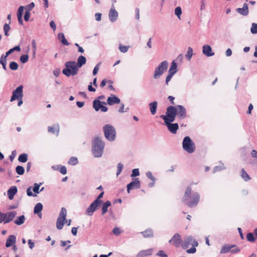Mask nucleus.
<instances>
[{"label": "nucleus", "instance_id": "1", "mask_svg": "<svg viewBox=\"0 0 257 257\" xmlns=\"http://www.w3.org/2000/svg\"><path fill=\"white\" fill-rule=\"evenodd\" d=\"M200 200V195L197 192L192 191L191 187L188 186L186 189L182 202L190 208L196 206Z\"/></svg>", "mask_w": 257, "mask_h": 257}, {"label": "nucleus", "instance_id": "2", "mask_svg": "<svg viewBox=\"0 0 257 257\" xmlns=\"http://www.w3.org/2000/svg\"><path fill=\"white\" fill-rule=\"evenodd\" d=\"M105 143L99 136L95 137L92 142V153L95 158H100L102 156Z\"/></svg>", "mask_w": 257, "mask_h": 257}, {"label": "nucleus", "instance_id": "3", "mask_svg": "<svg viewBox=\"0 0 257 257\" xmlns=\"http://www.w3.org/2000/svg\"><path fill=\"white\" fill-rule=\"evenodd\" d=\"M65 68L62 70V73L67 77L75 76L78 72V67L74 61H69L65 63Z\"/></svg>", "mask_w": 257, "mask_h": 257}, {"label": "nucleus", "instance_id": "4", "mask_svg": "<svg viewBox=\"0 0 257 257\" xmlns=\"http://www.w3.org/2000/svg\"><path fill=\"white\" fill-rule=\"evenodd\" d=\"M105 138L110 142H113L116 138V130L113 126L110 124H105L102 128Z\"/></svg>", "mask_w": 257, "mask_h": 257}, {"label": "nucleus", "instance_id": "5", "mask_svg": "<svg viewBox=\"0 0 257 257\" xmlns=\"http://www.w3.org/2000/svg\"><path fill=\"white\" fill-rule=\"evenodd\" d=\"M168 67V62L167 61H164L155 68L153 77L155 79L160 78L162 74L167 71Z\"/></svg>", "mask_w": 257, "mask_h": 257}, {"label": "nucleus", "instance_id": "6", "mask_svg": "<svg viewBox=\"0 0 257 257\" xmlns=\"http://www.w3.org/2000/svg\"><path fill=\"white\" fill-rule=\"evenodd\" d=\"M182 146L183 149L188 153H192L195 150V144L189 137L184 138Z\"/></svg>", "mask_w": 257, "mask_h": 257}, {"label": "nucleus", "instance_id": "7", "mask_svg": "<svg viewBox=\"0 0 257 257\" xmlns=\"http://www.w3.org/2000/svg\"><path fill=\"white\" fill-rule=\"evenodd\" d=\"M23 86L20 85L13 91L12 96L10 99V101L13 102L17 99L23 98Z\"/></svg>", "mask_w": 257, "mask_h": 257}, {"label": "nucleus", "instance_id": "8", "mask_svg": "<svg viewBox=\"0 0 257 257\" xmlns=\"http://www.w3.org/2000/svg\"><path fill=\"white\" fill-rule=\"evenodd\" d=\"M177 117L180 119H183L186 117L187 111L185 107L181 105H177L176 106Z\"/></svg>", "mask_w": 257, "mask_h": 257}, {"label": "nucleus", "instance_id": "9", "mask_svg": "<svg viewBox=\"0 0 257 257\" xmlns=\"http://www.w3.org/2000/svg\"><path fill=\"white\" fill-rule=\"evenodd\" d=\"M101 204V203L98 202L94 200L89 205V206L87 208L86 210V213L89 216H91L93 215L94 212H95L98 207Z\"/></svg>", "mask_w": 257, "mask_h": 257}, {"label": "nucleus", "instance_id": "10", "mask_svg": "<svg viewBox=\"0 0 257 257\" xmlns=\"http://www.w3.org/2000/svg\"><path fill=\"white\" fill-rule=\"evenodd\" d=\"M169 242L172 243L176 247H180L182 242L181 235L178 233H175L169 241Z\"/></svg>", "mask_w": 257, "mask_h": 257}, {"label": "nucleus", "instance_id": "11", "mask_svg": "<svg viewBox=\"0 0 257 257\" xmlns=\"http://www.w3.org/2000/svg\"><path fill=\"white\" fill-rule=\"evenodd\" d=\"M141 187V182L138 178H136L127 185V191L130 193V190Z\"/></svg>", "mask_w": 257, "mask_h": 257}, {"label": "nucleus", "instance_id": "12", "mask_svg": "<svg viewBox=\"0 0 257 257\" xmlns=\"http://www.w3.org/2000/svg\"><path fill=\"white\" fill-rule=\"evenodd\" d=\"M120 102V100L118 97L114 94H111L110 96L107 98V102H105V103L109 105H113L115 104H118Z\"/></svg>", "mask_w": 257, "mask_h": 257}, {"label": "nucleus", "instance_id": "13", "mask_svg": "<svg viewBox=\"0 0 257 257\" xmlns=\"http://www.w3.org/2000/svg\"><path fill=\"white\" fill-rule=\"evenodd\" d=\"M236 12L243 16H247L249 13L248 5L246 3H244L243 5L242 8H237L236 9Z\"/></svg>", "mask_w": 257, "mask_h": 257}, {"label": "nucleus", "instance_id": "14", "mask_svg": "<svg viewBox=\"0 0 257 257\" xmlns=\"http://www.w3.org/2000/svg\"><path fill=\"white\" fill-rule=\"evenodd\" d=\"M202 52L204 55L207 57H211L214 55L212 52L211 47L208 45H204L202 47Z\"/></svg>", "mask_w": 257, "mask_h": 257}, {"label": "nucleus", "instance_id": "15", "mask_svg": "<svg viewBox=\"0 0 257 257\" xmlns=\"http://www.w3.org/2000/svg\"><path fill=\"white\" fill-rule=\"evenodd\" d=\"M16 214L17 212L16 211H12L5 213L6 218L5 224L9 223L12 221L15 217Z\"/></svg>", "mask_w": 257, "mask_h": 257}, {"label": "nucleus", "instance_id": "16", "mask_svg": "<svg viewBox=\"0 0 257 257\" xmlns=\"http://www.w3.org/2000/svg\"><path fill=\"white\" fill-rule=\"evenodd\" d=\"M168 130L173 134H176L179 128V125L177 123H172L165 124Z\"/></svg>", "mask_w": 257, "mask_h": 257}, {"label": "nucleus", "instance_id": "17", "mask_svg": "<svg viewBox=\"0 0 257 257\" xmlns=\"http://www.w3.org/2000/svg\"><path fill=\"white\" fill-rule=\"evenodd\" d=\"M166 116L177 115L176 108L174 106H169L167 108Z\"/></svg>", "mask_w": 257, "mask_h": 257}, {"label": "nucleus", "instance_id": "18", "mask_svg": "<svg viewBox=\"0 0 257 257\" xmlns=\"http://www.w3.org/2000/svg\"><path fill=\"white\" fill-rule=\"evenodd\" d=\"M18 189L16 186H13L8 190V195L9 198L12 200L14 198L15 195L17 193Z\"/></svg>", "mask_w": 257, "mask_h": 257}, {"label": "nucleus", "instance_id": "19", "mask_svg": "<svg viewBox=\"0 0 257 257\" xmlns=\"http://www.w3.org/2000/svg\"><path fill=\"white\" fill-rule=\"evenodd\" d=\"M16 242V237L14 235H11L9 236L8 239H7L6 243V246L7 247H9L14 244H15Z\"/></svg>", "mask_w": 257, "mask_h": 257}, {"label": "nucleus", "instance_id": "20", "mask_svg": "<svg viewBox=\"0 0 257 257\" xmlns=\"http://www.w3.org/2000/svg\"><path fill=\"white\" fill-rule=\"evenodd\" d=\"M118 17V13L117 11L114 9L111 8L109 13V18L111 22H115Z\"/></svg>", "mask_w": 257, "mask_h": 257}, {"label": "nucleus", "instance_id": "21", "mask_svg": "<svg viewBox=\"0 0 257 257\" xmlns=\"http://www.w3.org/2000/svg\"><path fill=\"white\" fill-rule=\"evenodd\" d=\"M102 104L106 105V103L104 101H101L98 99H94L93 101V107L96 111L100 110Z\"/></svg>", "mask_w": 257, "mask_h": 257}, {"label": "nucleus", "instance_id": "22", "mask_svg": "<svg viewBox=\"0 0 257 257\" xmlns=\"http://www.w3.org/2000/svg\"><path fill=\"white\" fill-rule=\"evenodd\" d=\"M153 252V249L149 248L146 250H142L140 251L137 254V257H145L148 255H151Z\"/></svg>", "mask_w": 257, "mask_h": 257}, {"label": "nucleus", "instance_id": "23", "mask_svg": "<svg viewBox=\"0 0 257 257\" xmlns=\"http://www.w3.org/2000/svg\"><path fill=\"white\" fill-rule=\"evenodd\" d=\"M193 241V237L192 236H189L185 238L182 244V246L183 249H186L188 247L190 244L192 243Z\"/></svg>", "mask_w": 257, "mask_h": 257}, {"label": "nucleus", "instance_id": "24", "mask_svg": "<svg viewBox=\"0 0 257 257\" xmlns=\"http://www.w3.org/2000/svg\"><path fill=\"white\" fill-rule=\"evenodd\" d=\"M234 247H236V245H230L229 244H225L222 247L220 253L221 254L227 253L228 252L230 251L231 248Z\"/></svg>", "mask_w": 257, "mask_h": 257}, {"label": "nucleus", "instance_id": "25", "mask_svg": "<svg viewBox=\"0 0 257 257\" xmlns=\"http://www.w3.org/2000/svg\"><path fill=\"white\" fill-rule=\"evenodd\" d=\"M177 115L166 116L165 115H161L160 117L164 119L165 124L172 123L173 122Z\"/></svg>", "mask_w": 257, "mask_h": 257}, {"label": "nucleus", "instance_id": "26", "mask_svg": "<svg viewBox=\"0 0 257 257\" xmlns=\"http://www.w3.org/2000/svg\"><path fill=\"white\" fill-rule=\"evenodd\" d=\"M86 62V58L84 56L81 55L78 58L77 62H76V64L77 65L78 68H81L83 65H84Z\"/></svg>", "mask_w": 257, "mask_h": 257}, {"label": "nucleus", "instance_id": "27", "mask_svg": "<svg viewBox=\"0 0 257 257\" xmlns=\"http://www.w3.org/2000/svg\"><path fill=\"white\" fill-rule=\"evenodd\" d=\"M149 108L150 109L151 113L152 115H154L156 113L158 102L156 101H154L151 102L149 104Z\"/></svg>", "mask_w": 257, "mask_h": 257}, {"label": "nucleus", "instance_id": "28", "mask_svg": "<svg viewBox=\"0 0 257 257\" xmlns=\"http://www.w3.org/2000/svg\"><path fill=\"white\" fill-rule=\"evenodd\" d=\"M111 205V202L109 201H106L105 202L103 203L102 206L101 207V214L102 215H104L108 210V208Z\"/></svg>", "mask_w": 257, "mask_h": 257}, {"label": "nucleus", "instance_id": "29", "mask_svg": "<svg viewBox=\"0 0 257 257\" xmlns=\"http://www.w3.org/2000/svg\"><path fill=\"white\" fill-rule=\"evenodd\" d=\"M48 131L49 133L55 134H56V136L59 135V126L58 124L56 125H53L52 126H48Z\"/></svg>", "mask_w": 257, "mask_h": 257}, {"label": "nucleus", "instance_id": "30", "mask_svg": "<svg viewBox=\"0 0 257 257\" xmlns=\"http://www.w3.org/2000/svg\"><path fill=\"white\" fill-rule=\"evenodd\" d=\"M58 39L61 43L65 46H68L70 44L66 39L65 36L63 33H60L58 34Z\"/></svg>", "mask_w": 257, "mask_h": 257}, {"label": "nucleus", "instance_id": "31", "mask_svg": "<svg viewBox=\"0 0 257 257\" xmlns=\"http://www.w3.org/2000/svg\"><path fill=\"white\" fill-rule=\"evenodd\" d=\"M177 72V64L173 61L171 63V65L169 69L168 72L172 73L174 75Z\"/></svg>", "mask_w": 257, "mask_h": 257}, {"label": "nucleus", "instance_id": "32", "mask_svg": "<svg viewBox=\"0 0 257 257\" xmlns=\"http://www.w3.org/2000/svg\"><path fill=\"white\" fill-rule=\"evenodd\" d=\"M43 204L41 203H38L34 207V213L35 214H39L43 210Z\"/></svg>", "mask_w": 257, "mask_h": 257}, {"label": "nucleus", "instance_id": "33", "mask_svg": "<svg viewBox=\"0 0 257 257\" xmlns=\"http://www.w3.org/2000/svg\"><path fill=\"white\" fill-rule=\"evenodd\" d=\"M66 216H67V210L65 208L62 207L61 209V211L59 213V216L58 218H60V219L66 220Z\"/></svg>", "mask_w": 257, "mask_h": 257}, {"label": "nucleus", "instance_id": "34", "mask_svg": "<svg viewBox=\"0 0 257 257\" xmlns=\"http://www.w3.org/2000/svg\"><path fill=\"white\" fill-rule=\"evenodd\" d=\"M25 217L24 215L18 217L14 221V223L18 225H21L23 224L25 221Z\"/></svg>", "mask_w": 257, "mask_h": 257}, {"label": "nucleus", "instance_id": "35", "mask_svg": "<svg viewBox=\"0 0 257 257\" xmlns=\"http://www.w3.org/2000/svg\"><path fill=\"white\" fill-rule=\"evenodd\" d=\"M240 176L245 181H248L251 179V178L244 169H241Z\"/></svg>", "mask_w": 257, "mask_h": 257}, {"label": "nucleus", "instance_id": "36", "mask_svg": "<svg viewBox=\"0 0 257 257\" xmlns=\"http://www.w3.org/2000/svg\"><path fill=\"white\" fill-rule=\"evenodd\" d=\"M144 237H150L153 236V231L151 229H147L141 232Z\"/></svg>", "mask_w": 257, "mask_h": 257}, {"label": "nucleus", "instance_id": "37", "mask_svg": "<svg viewBox=\"0 0 257 257\" xmlns=\"http://www.w3.org/2000/svg\"><path fill=\"white\" fill-rule=\"evenodd\" d=\"M66 220L57 218L56 221V227L59 230H61L63 228L64 224Z\"/></svg>", "mask_w": 257, "mask_h": 257}, {"label": "nucleus", "instance_id": "38", "mask_svg": "<svg viewBox=\"0 0 257 257\" xmlns=\"http://www.w3.org/2000/svg\"><path fill=\"white\" fill-rule=\"evenodd\" d=\"M28 154L26 153H23L21 154L19 158L18 161L21 163H25L28 161Z\"/></svg>", "mask_w": 257, "mask_h": 257}, {"label": "nucleus", "instance_id": "39", "mask_svg": "<svg viewBox=\"0 0 257 257\" xmlns=\"http://www.w3.org/2000/svg\"><path fill=\"white\" fill-rule=\"evenodd\" d=\"M192 55H193V49L191 47H189L188 48V50H187L186 54L185 55V57H186V59L189 61L191 59Z\"/></svg>", "mask_w": 257, "mask_h": 257}, {"label": "nucleus", "instance_id": "40", "mask_svg": "<svg viewBox=\"0 0 257 257\" xmlns=\"http://www.w3.org/2000/svg\"><path fill=\"white\" fill-rule=\"evenodd\" d=\"M16 172L19 175H22L24 174L25 169L22 166H17L16 168Z\"/></svg>", "mask_w": 257, "mask_h": 257}, {"label": "nucleus", "instance_id": "41", "mask_svg": "<svg viewBox=\"0 0 257 257\" xmlns=\"http://www.w3.org/2000/svg\"><path fill=\"white\" fill-rule=\"evenodd\" d=\"M11 22L9 21V24H5L4 26V30L5 32V35L6 36H9V31L11 29V27L10 26V24H11Z\"/></svg>", "mask_w": 257, "mask_h": 257}, {"label": "nucleus", "instance_id": "42", "mask_svg": "<svg viewBox=\"0 0 257 257\" xmlns=\"http://www.w3.org/2000/svg\"><path fill=\"white\" fill-rule=\"evenodd\" d=\"M78 163V159L76 157H71L68 161V164L73 166L76 165Z\"/></svg>", "mask_w": 257, "mask_h": 257}, {"label": "nucleus", "instance_id": "43", "mask_svg": "<svg viewBox=\"0 0 257 257\" xmlns=\"http://www.w3.org/2000/svg\"><path fill=\"white\" fill-rule=\"evenodd\" d=\"M9 67L12 70H17L18 69L19 65L17 62L12 61L10 62Z\"/></svg>", "mask_w": 257, "mask_h": 257}, {"label": "nucleus", "instance_id": "44", "mask_svg": "<svg viewBox=\"0 0 257 257\" xmlns=\"http://www.w3.org/2000/svg\"><path fill=\"white\" fill-rule=\"evenodd\" d=\"M41 185H42L41 183H40V184H38L36 183H34V187L33 188V190L34 192V193H35L36 194H38L40 193L39 189H40V187Z\"/></svg>", "mask_w": 257, "mask_h": 257}, {"label": "nucleus", "instance_id": "45", "mask_svg": "<svg viewBox=\"0 0 257 257\" xmlns=\"http://www.w3.org/2000/svg\"><path fill=\"white\" fill-rule=\"evenodd\" d=\"M246 238L248 241L254 242L255 240V238L252 233L249 232L246 234Z\"/></svg>", "mask_w": 257, "mask_h": 257}, {"label": "nucleus", "instance_id": "46", "mask_svg": "<svg viewBox=\"0 0 257 257\" xmlns=\"http://www.w3.org/2000/svg\"><path fill=\"white\" fill-rule=\"evenodd\" d=\"M20 60L22 63H26L29 60V55L27 54H24L21 56Z\"/></svg>", "mask_w": 257, "mask_h": 257}, {"label": "nucleus", "instance_id": "47", "mask_svg": "<svg viewBox=\"0 0 257 257\" xmlns=\"http://www.w3.org/2000/svg\"><path fill=\"white\" fill-rule=\"evenodd\" d=\"M123 168V165L121 163H119L117 165V173H116L117 176H118L121 173Z\"/></svg>", "mask_w": 257, "mask_h": 257}, {"label": "nucleus", "instance_id": "48", "mask_svg": "<svg viewBox=\"0 0 257 257\" xmlns=\"http://www.w3.org/2000/svg\"><path fill=\"white\" fill-rule=\"evenodd\" d=\"M250 32L253 34H257V24L254 23H252Z\"/></svg>", "mask_w": 257, "mask_h": 257}, {"label": "nucleus", "instance_id": "49", "mask_svg": "<svg viewBox=\"0 0 257 257\" xmlns=\"http://www.w3.org/2000/svg\"><path fill=\"white\" fill-rule=\"evenodd\" d=\"M129 48V46H123L121 44H120L119 46V49L120 51L122 53H126Z\"/></svg>", "mask_w": 257, "mask_h": 257}, {"label": "nucleus", "instance_id": "50", "mask_svg": "<svg viewBox=\"0 0 257 257\" xmlns=\"http://www.w3.org/2000/svg\"><path fill=\"white\" fill-rule=\"evenodd\" d=\"M122 232L120 228L117 227H114L112 230V232L116 236L119 235Z\"/></svg>", "mask_w": 257, "mask_h": 257}, {"label": "nucleus", "instance_id": "51", "mask_svg": "<svg viewBox=\"0 0 257 257\" xmlns=\"http://www.w3.org/2000/svg\"><path fill=\"white\" fill-rule=\"evenodd\" d=\"M175 14L180 18L181 15L182 14V10L180 7H178L175 9Z\"/></svg>", "mask_w": 257, "mask_h": 257}, {"label": "nucleus", "instance_id": "52", "mask_svg": "<svg viewBox=\"0 0 257 257\" xmlns=\"http://www.w3.org/2000/svg\"><path fill=\"white\" fill-rule=\"evenodd\" d=\"M24 9V6H20L17 12V17H23Z\"/></svg>", "mask_w": 257, "mask_h": 257}, {"label": "nucleus", "instance_id": "53", "mask_svg": "<svg viewBox=\"0 0 257 257\" xmlns=\"http://www.w3.org/2000/svg\"><path fill=\"white\" fill-rule=\"evenodd\" d=\"M34 7H35L34 3L32 2L28 5L26 6L25 7V9L26 10V11L30 12L34 8Z\"/></svg>", "mask_w": 257, "mask_h": 257}, {"label": "nucleus", "instance_id": "54", "mask_svg": "<svg viewBox=\"0 0 257 257\" xmlns=\"http://www.w3.org/2000/svg\"><path fill=\"white\" fill-rule=\"evenodd\" d=\"M156 255L160 257H168V255L165 253L164 250H160L156 253Z\"/></svg>", "mask_w": 257, "mask_h": 257}, {"label": "nucleus", "instance_id": "55", "mask_svg": "<svg viewBox=\"0 0 257 257\" xmlns=\"http://www.w3.org/2000/svg\"><path fill=\"white\" fill-rule=\"evenodd\" d=\"M32 46L33 51V55H35L37 50V45L35 40L33 39L32 41Z\"/></svg>", "mask_w": 257, "mask_h": 257}, {"label": "nucleus", "instance_id": "56", "mask_svg": "<svg viewBox=\"0 0 257 257\" xmlns=\"http://www.w3.org/2000/svg\"><path fill=\"white\" fill-rule=\"evenodd\" d=\"M60 169L59 172L63 175H65L67 173V169L66 167L64 166H59Z\"/></svg>", "mask_w": 257, "mask_h": 257}, {"label": "nucleus", "instance_id": "57", "mask_svg": "<svg viewBox=\"0 0 257 257\" xmlns=\"http://www.w3.org/2000/svg\"><path fill=\"white\" fill-rule=\"evenodd\" d=\"M146 176L150 179V180H152L153 181H155V178L153 176L152 173L151 172L148 171L146 173Z\"/></svg>", "mask_w": 257, "mask_h": 257}, {"label": "nucleus", "instance_id": "58", "mask_svg": "<svg viewBox=\"0 0 257 257\" xmlns=\"http://www.w3.org/2000/svg\"><path fill=\"white\" fill-rule=\"evenodd\" d=\"M140 175V172L139 169H134L132 171V174L131 175V177H136Z\"/></svg>", "mask_w": 257, "mask_h": 257}, {"label": "nucleus", "instance_id": "59", "mask_svg": "<svg viewBox=\"0 0 257 257\" xmlns=\"http://www.w3.org/2000/svg\"><path fill=\"white\" fill-rule=\"evenodd\" d=\"M224 169V167H223V165H222L221 166H215L213 168V173H215V172H216L217 171H221V170H222Z\"/></svg>", "mask_w": 257, "mask_h": 257}, {"label": "nucleus", "instance_id": "60", "mask_svg": "<svg viewBox=\"0 0 257 257\" xmlns=\"http://www.w3.org/2000/svg\"><path fill=\"white\" fill-rule=\"evenodd\" d=\"M103 194L104 192H101L95 200L101 204L103 202V201L101 200V198H102Z\"/></svg>", "mask_w": 257, "mask_h": 257}, {"label": "nucleus", "instance_id": "61", "mask_svg": "<svg viewBox=\"0 0 257 257\" xmlns=\"http://www.w3.org/2000/svg\"><path fill=\"white\" fill-rule=\"evenodd\" d=\"M173 75H174L173 74L169 73L168 72V75L167 76V77L166 78V81H165L166 84L167 85H168V82L171 80V79L172 78Z\"/></svg>", "mask_w": 257, "mask_h": 257}, {"label": "nucleus", "instance_id": "62", "mask_svg": "<svg viewBox=\"0 0 257 257\" xmlns=\"http://www.w3.org/2000/svg\"><path fill=\"white\" fill-rule=\"evenodd\" d=\"M27 194L28 196H33L35 197L36 196V194H34L32 192L31 187H29L27 190Z\"/></svg>", "mask_w": 257, "mask_h": 257}, {"label": "nucleus", "instance_id": "63", "mask_svg": "<svg viewBox=\"0 0 257 257\" xmlns=\"http://www.w3.org/2000/svg\"><path fill=\"white\" fill-rule=\"evenodd\" d=\"M5 213L0 212V223L4 222V223L5 224Z\"/></svg>", "mask_w": 257, "mask_h": 257}, {"label": "nucleus", "instance_id": "64", "mask_svg": "<svg viewBox=\"0 0 257 257\" xmlns=\"http://www.w3.org/2000/svg\"><path fill=\"white\" fill-rule=\"evenodd\" d=\"M30 15H31L30 12L26 11L25 15H24V20L25 21L27 22L29 20Z\"/></svg>", "mask_w": 257, "mask_h": 257}]
</instances>
